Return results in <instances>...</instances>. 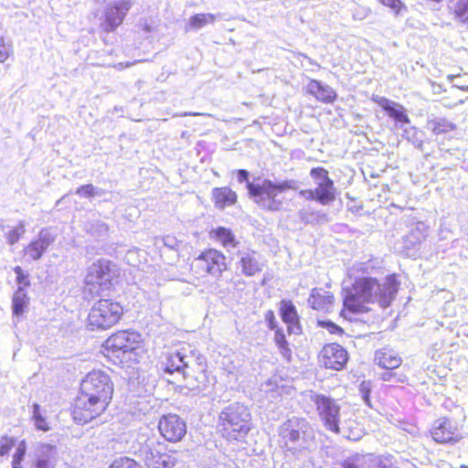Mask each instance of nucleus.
Listing matches in <instances>:
<instances>
[{"label": "nucleus", "instance_id": "11", "mask_svg": "<svg viewBox=\"0 0 468 468\" xmlns=\"http://www.w3.org/2000/svg\"><path fill=\"white\" fill-rule=\"evenodd\" d=\"M133 6L132 0H116L106 5L101 27L105 32H113L122 25Z\"/></svg>", "mask_w": 468, "mask_h": 468}, {"label": "nucleus", "instance_id": "40", "mask_svg": "<svg viewBox=\"0 0 468 468\" xmlns=\"http://www.w3.org/2000/svg\"><path fill=\"white\" fill-rule=\"evenodd\" d=\"M109 468H142L134 460L128 457H120L116 459Z\"/></svg>", "mask_w": 468, "mask_h": 468}, {"label": "nucleus", "instance_id": "52", "mask_svg": "<svg viewBox=\"0 0 468 468\" xmlns=\"http://www.w3.org/2000/svg\"><path fill=\"white\" fill-rule=\"evenodd\" d=\"M360 391H361L362 398H363L364 401H365L367 405H370V399H369L370 388H369V383L363 382V383L361 384Z\"/></svg>", "mask_w": 468, "mask_h": 468}, {"label": "nucleus", "instance_id": "56", "mask_svg": "<svg viewBox=\"0 0 468 468\" xmlns=\"http://www.w3.org/2000/svg\"><path fill=\"white\" fill-rule=\"evenodd\" d=\"M405 241L410 242L413 248H415V246L419 245L420 242V239L415 237L414 233H410L408 236H406Z\"/></svg>", "mask_w": 468, "mask_h": 468}, {"label": "nucleus", "instance_id": "33", "mask_svg": "<svg viewBox=\"0 0 468 468\" xmlns=\"http://www.w3.org/2000/svg\"><path fill=\"white\" fill-rule=\"evenodd\" d=\"M214 234L216 239L225 247V248H234L237 245V241L235 239V236L230 231V229L218 227L214 230Z\"/></svg>", "mask_w": 468, "mask_h": 468}, {"label": "nucleus", "instance_id": "55", "mask_svg": "<svg viewBox=\"0 0 468 468\" xmlns=\"http://www.w3.org/2000/svg\"><path fill=\"white\" fill-rule=\"evenodd\" d=\"M275 343L277 346L287 345L288 342L286 340L285 335L281 329H277L275 331V337H274Z\"/></svg>", "mask_w": 468, "mask_h": 468}, {"label": "nucleus", "instance_id": "16", "mask_svg": "<svg viewBox=\"0 0 468 468\" xmlns=\"http://www.w3.org/2000/svg\"><path fill=\"white\" fill-rule=\"evenodd\" d=\"M347 351L339 344L325 345L321 350L319 361L326 368L341 370L348 361Z\"/></svg>", "mask_w": 468, "mask_h": 468}, {"label": "nucleus", "instance_id": "35", "mask_svg": "<svg viewBox=\"0 0 468 468\" xmlns=\"http://www.w3.org/2000/svg\"><path fill=\"white\" fill-rule=\"evenodd\" d=\"M281 315L284 323L294 324L297 321L296 309L291 302H282Z\"/></svg>", "mask_w": 468, "mask_h": 468}, {"label": "nucleus", "instance_id": "50", "mask_svg": "<svg viewBox=\"0 0 468 468\" xmlns=\"http://www.w3.org/2000/svg\"><path fill=\"white\" fill-rule=\"evenodd\" d=\"M26 452H27L26 442H25V441H21L16 447V450L13 456V459L22 462L26 455Z\"/></svg>", "mask_w": 468, "mask_h": 468}, {"label": "nucleus", "instance_id": "62", "mask_svg": "<svg viewBox=\"0 0 468 468\" xmlns=\"http://www.w3.org/2000/svg\"><path fill=\"white\" fill-rule=\"evenodd\" d=\"M367 14H368V11H367H367H365V14H364V15H363V16H362V17H360V18L362 19L363 17H366V16H367Z\"/></svg>", "mask_w": 468, "mask_h": 468}, {"label": "nucleus", "instance_id": "54", "mask_svg": "<svg viewBox=\"0 0 468 468\" xmlns=\"http://www.w3.org/2000/svg\"><path fill=\"white\" fill-rule=\"evenodd\" d=\"M299 195L306 200H314L317 202V194L314 189L301 190Z\"/></svg>", "mask_w": 468, "mask_h": 468}, {"label": "nucleus", "instance_id": "4", "mask_svg": "<svg viewBox=\"0 0 468 468\" xmlns=\"http://www.w3.org/2000/svg\"><path fill=\"white\" fill-rule=\"evenodd\" d=\"M237 174L239 182L246 183L250 197L261 208L268 211H279L281 209L282 200L278 198L279 193L299 188V182L294 179L273 182L268 178L257 177L250 182L249 180L250 173L247 170L239 169Z\"/></svg>", "mask_w": 468, "mask_h": 468}, {"label": "nucleus", "instance_id": "60", "mask_svg": "<svg viewBox=\"0 0 468 468\" xmlns=\"http://www.w3.org/2000/svg\"><path fill=\"white\" fill-rule=\"evenodd\" d=\"M144 29L147 31V32H150L151 28L148 25H145L144 27Z\"/></svg>", "mask_w": 468, "mask_h": 468}, {"label": "nucleus", "instance_id": "58", "mask_svg": "<svg viewBox=\"0 0 468 468\" xmlns=\"http://www.w3.org/2000/svg\"><path fill=\"white\" fill-rule=\"evenodd\" d=\"M197 115H205L204 113H198V112H183V113H177L174 116H197Z\"/></svg>", "mask_w": 468, "mask_h": 468}, {"label": "nucleus", "instance_id": "5", "mask_svg": "<svg viewBox=\"0 0 468 468\" xmlns=\"http://www.w3.org/2000/svg\"><path fill=\"white\" fill-rule=\"evenodd\" d=\"M218 426L229 440L244 438L251 429V414L247 406L233 402L224 407L218 416Z\"/></svg>", "mask_w": 468, "mask_h": 468}, {"label": "nucleus", "instance_id": "2", "mask_svg": "<svg viewBox=\"0 0 468 468\" xmlns=\"http://www.w3.org/2000/svg\"><path fill=\"white\" fill-rule=\"evenodd\" d=\"M280 443L285 456L299 468L313 465V452L317 441L314 429L303 418L293 417L283 422L279 429Z\"/></svg>", "mask_w": 468, "mask_h": 468}, {"label": "nucleus", "instance_id": "57", "mask_svg": "<svg viewBox=\"0 0 468 468\" xmlns=\"http://www.w3.org/2000/svg\"><path fill=\"white\" fill-rule=\"evenodd\" d=\"M310 218H327L326 214L320 211H313L310 213Z\"/></svg>", "mask_w": 468, "mask_h": 468}, {"label": "nucleus", "instance_id": "42", "mask_svg": "<svg viewBox=\"0 0 468 468\" xmlns=\"http://www.w3.org/2000/svg\"><path fill=\"white\" fill-rule=\"evenodd\" d=\"M312 211L309 208H303L299 211V218L302 221L307 224H317L327 222L328 218H310V213Z\"/></svg>", "mask_w": 468, "mask_h": 468}, {"label": "nucleus", "instance_id": "43", "mask_svg": "<svg viewBox=\"0 0 468 468\" xmlns=\"http://www.w3.org/2000/svg\"><path fill=\"white\" fill-rule=\"evenodd\" d=\"M15 445V439L8 436H2L0 439V456H4L9 452Z\"/></svg>", "mask_w": 468, "mask_h": 468}, {"label": "nucleus", "instance_id": "27", "mask_svg": "<svg viewBox=\"0 0 468 468\" xmlns=\"http://www.w3.org/2000/svg\"><path fill=\"white\" fill-rule=\"evenodd\" d=\"M308 91L324 102H331L335 98V92L333 89L324 86L320 81L314 80L309 83Z\"/></svg>", "mask_w": 468, "mask_h": 468}, {"label": "nucleus", "instance_id": "23", "mask_svg": "<svg viewBox=\"0 0 468 468\" xmlns=\"http://www.w3.org/2000/svg\"><path fill=\"white\" fill-rule=\"evenodd\" d=\"M351 416L352 414L348 412V415L343 417L337 427L338 431H335L334 433L350 441H358L364 434L363 429Z\"/></svg>", "mask_w": 468, "mask_h": 468}, {"label": "nucleus", "instance_id": "31", "mask_svg": "<svg viewBox=\"0 0 468 468\" xmlns=\"http://www.w3.org/2000/svg\"><path fill=\"white\" fill-rule=\"evenodd\" d=\"M28 304V298L22 286H18L17 290L13 295L12 310L13 314L16 316L21 315Z\"/></svg>", "mask_w": 468, "mask_h": 468}, {"label": "nucleus", "instance_id": "63", "mask_svg": "<svg viewBox=\"0 0 468 468\" xmlns=\"http://www.w3.org/2000/svg\"><path fill=\"white\" fill-rule=\"evenodd\" d=\"M134 63H135V62H133V63H127V64L125 65V67H129V66H131V65H133Z\"/></svg>", "mask_w": 468, "mask_h": 468}, {"label": "nucleus", "instance_id": "39", "mask_svg": "<svg viewBox=\"0 0 468 468\" xmlns=\"http://www.w3.org/2000/svg\"><path fill=\"white\" fill-rule=\"evenodd\" d=\"M108 225L101 220H95L90 223L89 231L92 236L103 239L108 235Z\"/></svg>", "mask_w": 468, "mask_h": 468}, {"label": "nucleus", "instance_id": "18", "mask_svg": "<svg viewBox=\"0 0 468 468\" xmlns=\"http://www.w3.org/2000/svg\"><path fill=\"white\" fill-rule=\"evenodd\" d=\"M137 338L138 335L134 333L120 331L106 340L105 348L117 356H120V354H130L136 348Z\"/></svg>", "mask_w": 468, "mask_h": 468}, {"label": "nucleus", "instance_id": "7", "mask_svg": "<svg viewBox=\"0 0 468 468\" xmlns=\"http://www.w3.org/2000/svg\"><path fill=\"white\" fill-rule=\"evenodd\" d=\"M311 399L316 406L319 419L324 427L331 432L338 431L339 422L348 413L340 412V406L336 400L325 395L314 394L311 396Z\"/></svg>", "mask_w": 468, "mask_h": 468}, {"label": "nucleus", "instance_id": "14", "mask_svg": "<svg viewBox=\"0 0 468 468\" xmlns=\"http://www.w3.org/2000/svg\"><path fill=\"white\" fill-rule=\"evenodd\" d=\"M185 386L189 390L198 394L208 387V377L207 374V361L205 356H197L191 368L186 371L183 376Z\"/></svg>", "mask_w": 468, "mask_h": 468}, {"label": "nucleus", "instance_id": "21", "mask_svg": "<svg viewBox=\"0 0 468 468\" xmlns=\"http://www.w3.org/2000/svg\"><path fill=\"white\" fill-rule=\"evenodd\" d=\"M35 468H55L57 450L54 445L47 443H38L34 452Z\"/></svg>", "mask_w": 468, "mask_h": 468}, {"label": "nucleus", "instance_id": "61", "mask_svg": "<svg viewBox=\"0 0 468 468\" xmlns=\"http://www.w3.org/2000/svg\"><path fill=\"white\" fill-rule=\"evenodd\" d=\"M463 90H467L468 91V86H463V87H460Z\"/></svg>", "mask_w": 468, "mask_h": 468}, {"label": "nucleus", "instance_id": "51", "mask_svg": "<svg viewBox=\"0 0 468 468\" xmlns=\"http://www.w3.org/2000/svg\"><path fill=\"white\" fill-rule=\"evenodd\" d=\"M264 318L268 324L270 329L274 330L277 327V322L275 319L274 313L271 310L266 312Z\"/></svg>", "mask_w": 468, "mask_h": 468}, {"label": "nucleus", "instance_id": "38", "mask_svg": "<svg viewBox=\"0 0 468 468\" xmlns=\"http://www.w3.org/2000/svg\"><path fill=\"white\" fill-rule=\"evenodd\" d=\"M75 193L80 197L90 198L95 196H102L104 194V190L98 188L91 184H88L78 187Z\"/></svg>", "mask_w": 468, "mask_h": 468}, {"label": "nucleus", "instance_id": "1", "mask_svg": "<svg viewBox=\"0 0 468 468\" xmlns=\"http://www.w3.org/2000/svg\"><path fill=\"white\" fill-rule=\"evenodd\" d=\"M113 384L108 374L101 370L90 372L80 384L72 416L78 423H87L105 411L112 400Z\"/></svg>", "mask_w": 468, "mask_h": 468}, {"label": "nucleus", "instance_id": "10", "mask_svg": "<svg viewBox=\"0 0 468 468\" xmlns=\"http://www.w3.org/2000/svg\"><path fill=\"white\" fill-rule=\"evenodd\" d=\"M141 454L147 468H172V456L165 452V445L154 438L147 439L141 448Z\"/></svg>", "mask_w": 468, "mask_h": 468}, {"label": "nucleus", "instance_id": "24", "mask_svg": "<svg viewBox=\"0 0 468 468\" xmlns=\"http://www.w3.org/2000/svg\"><path fill=\"white\" fill-rule=\"evenodd\" d=\"M334 302V295L321 288H314L308 299L309 304L315 310H328Z\"/></svg>", "mask_w": 468, "mask_h": 468}, {"label": "nucleus", "instance_id": "41", "mask_svg": "<svg viewBox=\"0 0 468 468\" xmlns=\"http://www.w3.org/2000/svg\"><path fill=\"white\" fill-rule=\"evenodd\" d=\"M33 419L35 420V425L37 430L47 431L49 430L48 423L46 422L45 418L40 414L39 405L34 404L33 406Z\"/></svg>", "mask_w": 468, "mask_h": 468}, {"label": "nucleus", "instance_id": "47", "mask_svg": "<svg viewBox=\"0 0 468 468\" xmlns=\"http://www.w3.org/2000/svg\"><path fill=\"white\" fill-rule=\"evenodd\" d=\"M162 242L165 247L175 250H178L181 246L180 241H178L174 236L169 235L164 237L162 239Z\"/></svg>", "mask_w": 468, "mask_h": 468}, {"label": "nucleus", "instance_id": "17", "mask_svg": "<svg viewBox=\"0 0 468 468\" xmlns=\"http://www.w3.org/2000/svg\"><path fill=\"white\" fill-rule=\"evenodd\" d=\"M162 436L168 441H180L186 433V424L176 414L164 415L158 424Z\"/></svg>", "mask_w": 468, "mask_h": 468}, {"label": "nucleus", "instance_id": "32", "mask_svg": "<svg viewBox=\"0 0 468 468\" xmlns=\"http://www.w3.org/2000/svg\"><path fill=\"white\" fill-rule=\"evenodd\" d=\"M402 136L410 142L416 148L422 149L423 133L415 126L406 125L402 129Z\"/></svg>", "mask_w": 468, "mask_h": 468}, {"label": "nucleus", "instance_id": "13", "mask_svg": "<svg viewBox=\"0 0 468 468\" xmlns=\"http://www.w3.org/2000/svg\"><path fill=\"white\" fill-rule=\"evenodd\" d=\"M194 266L200 274H210L218 277L227 269L226 257L220 251L210 249L203 252L194 261Z\"/></svg>", "mask_w": 468, "mask_h": 468}, {"label": "nucleus", "instance_id": "19", "mask_svg": "<svg viewBox=\"0 0 468 468\" xmlns=\"http://www.w3.org/2000/svg\"><path fill=\"white\" fill-rule=\"evenodd\" d=\"M56 240V234L49 229H42L37 239L24 249V255L31 261H38Z\"/></svg>", "mask_w": 468, "mask_h": 468}, {"label": "nucleus", "instance_id": "45", "mask_svg": "<svg viewBox=\"0 0 468 468\" xmlns=\"http://www.w3.org/2000/svg\"><path fill=\"white\" fill-rule=\"evenodd\" d=\"M12 51L11 45L5 43L4 37L0 36V62H5Z\"/></svg>", "mask_w": 468, "mask_h": 468}, {"label": "nucleus", "instance_id": "44", "mask_svg": "<svg viewBox=\"0 0 468 468\" xmlns=\"http://www.w3.org/2000/svg\"><path fill=\"white\" fill-rule=\"evenodd\" d=\"M14 272L16 275V282L18 286H22L24 288L30 285L28 274L25 273L20 266H16L14 268Z\"/></svg>", "mask_w": 468, "mask_h": 468}, {"label": "nucleus", "instance_id": "22", "mask_svg": "<svg viewBox=\"0 0 468 468\" xmlns=\"http://www.w3.org/2000/svg\"><path fill=\"white\" fill-rule=\"evenodd\" d=\"M238 268L242 274L250 277L261 271L262 264L259 261V255L252 250H244L238 252Z\"/></svg>", "mask_w": 468, "mask_h": 468}, {"label": "nucleus", "instance_id": "53", "mask_svg": "<svg viewBox=\"0 0 468 468\" xmlns=\"http://www.w3.org/2000/svg\"><path fill=\"white\" fill-rule=\"evenodd\" d=\"M280 354L287 361L290 362L292 359V350L289 347V344L278 346Z\"/></svg>", "mask_w": 468, "mask_h": 468}, {"label": "nucleus", "instance_id": "64", "mask_svg": "<svg viewBox=\"0 0 468 468\" xmlns=\"http://www.w3.org/2000/svg\"><path fill=\"white\" fill-rule=\"evenodd\" d=\"M122 63H119L118 69H122Z\"/></svg>", "mask_w": 468, "mask_h": 468}, {"label": "nucleus", "instance_id": "46", "mask_svg": "<svg viewBox=\"0 0 468 468\" xmlns=\"http://www.w3.org/2000/svg\"><path fill=\"white\" fill-rule=\"evenodd\" d=\"M381 4L390 7L397 15L400 14L401 9L406 7L400 0H378Z\"/></svg>", "mask_w": 468, "mask_h": 468}, {"label": "nucleus", "instance_id": "6", "mask_svg": "<svg viewBox=\"0 0 468 468\" xmlns=\"http://www.w3.org/2000/svg\"><path fill=\"white\" fill-rule=\"evenodd\" d=\"M122 313V307L119 303L101 299L91 307L87 327L91 331L106 330L120 320Z\"/></svg>", "mask_w": 468, "mask_h": 468}, {"label": "nucleus", "instance_id": "36", "mask_svg": "<svg viewBox=\"0 0 468 468\" xmlns=\"http://www.w3.org/2000/svg\"><path fill=\"white\" fill-rule=\"evenodd\" d=\"M310 176L314 180L316 186L323 184H329L333 181L329 176L328 171L324 167H314L310 171Z\"/></svg>", "mask_w": 468, "mask_h": 468}, {"label": "nucleus", "instance_id": "34", "mask_svg": "<svg viewBox=\"0 0 468 468\" xmlns=\"http://www.w3.org/2000/svg\"><path fill=\"white\" fill-rule=\"evenodd\" d=\"M215 21V16L212 14H197L189 18L188 26L190 28L197 30Z\"/></svg>", "mask_w": 468, "mask_h": 468}, {"label": "nucleus", "instance_id": "28", "mask_svg": "<svg viewBox=\"0 0 468 468\" xmlns=\"http://www.w3.org/2000/svg\"><path fill=\"white\" fill-rule=\"evenodd\" d=\"M314 190L317 194V202L321 205H329L336 198V188L334 181L315 186Z\"/></svg>", "mask_w": 468, "mask_h": 468}, {"label": "nucleus", "instance_id": "48", "mask_svg": "<svg viewBox=\"0 0 468 468\" xmlns=\"http://www.w3.org/2000/svg\"><path fill=\"white\" fill-rule=\"evenodd\" d=\"M319 324L322 327L326 328L331 334L341 335L344 332L340 326L331 321H323L319 322Z\"/></svg>", "mask_w": 468, "mask_h": 468}, {"label": "nucleus", "instance_id": "49", "mask_svg": "<svg viewBox=\"0 0 468 468\" xmlns=\"http://www.w3.org/2000/svg\"><path fill=\"white\" fill-rule=\"evenodd\" d=\"M381 379L394 383L404 381L402 378L397 376V373L392 372V369H387V371L383 372L381 374Z\"/></svg>", "mask_w": 468, "mask_h": 468}, {"label": "nucleus", "instance_id": "15", "mask_svg": "<svg viewBox=\"0 0 468 468\" xmlns=\"http://www.w3.org/2000/svg\"><path fill=\"white\" fill-rule=\"evenodd\" d=\"M430 433L438 443L454 444L463 439L458 424L445 417L433 421Z\"/></svg>", "mask_w": 468, "mask_h": 468}, {"label": "nucleus", "instance_id": "9", "mask_svg": "<svg viewBox=\"0 0 468 468\" xmlns=\"http://www.w3.org/2000/svg\"><path fill=\"white\" fill-rule=\"evenodd\" d=\"M113 276L110 261L101 260L89 268L85 283L91 293L99 294L101 291L110 289Z\"/></svg>", "mask_w": 468, "mask_h": 468}, {"label": "nucleus", "instance_id": "20", "mask_svg": "<svg viewBox=\"0 0 468 468\" xmlns=\"http://www.w3.org/2000/svg\"><path fill=\"white\" fill-rule=\"evenodd\" d=\"M373 101L395 121V128L402 129L404 126L410 123V120L403 105L380 96L374 97Z\"/></svg>", "mask_w": 468, "mask_h": 468}, {"label": "nucleus", "instance_id": "30", "mask_svg": "<svg viewBox=\"0 0 468 468\" xmlns=\"http://www.w3.org/2000/svg\"><path fill=\"white\" fill-rule=\"evenodd\" d=\"M449 7L455 19L468 27V0H450Z\"/></svg>", "mask_w": 468, "mask_h": 468}, {"label": "nucleus", "instance_id": "37", "mask_svg": "<svg viewBox=\"0 0 468 468\" xmlns=\"http://www.w3.org/2000/svg\"><path fill=\"white\" fill-rule=\"evenodd\" d=\"M25 232H26V223H25V221L20 220L18 225L15 229H13L5 233V238H6L7 243L9 245H15L20 239V238L25 234Z\"/></svg>", "mask_w": 468, "mask_h": 468}, {"label": "nucleus", "instance_id": "8", "mask_svg": "<svg viewBox=\"0 0 468 468\" xmlns=\"http://www.w3.org/2000/svg\"><path fill=\"white\" fill-rule=\"evenodd\" d=\"M187 348L173 349L163 353L160 360V369L169 375L177 374L183 377L197 359L191 352L187 354Z\"/></svg>", "mask_w": 468, "mask_h": 468}, {"label": "nucleus", "instance_id": "12", "mask_svg": "<svg viewBox=\"0 0 468 468\" xmlns=\"http://www.w3.org/2000/svg\"><path fill=\"white\" fill-rule=\"evenodd\" d=\"M340 468H398L390 454H356L344 461Z\"/></svg>", "mask_w": 468, "mask_h": 468}, {"label": "nucleus", "instance_id": "59", "mask_svg": "<svg viewBox=\"0 0 468 468\" xmlns=\"http://www.w3.org/2000/svg\"><path fill=\"white\" fill-rule=\"evenodd\" d=\"M21 461H17V460H15L13 459V462H12V468H23L21 466Z\"/></svg>", "mask_w": 468, "mask_h": 468}, {"label": "nucleus", "instance_id": "25", "mask_svg": "<svg viewBox=\"0 0 468 468\" xmlns=\"http://www.w3.org/2000/svg\"><path fill=\"white\" fill-rule=\"evenodd\" d=\"M375 362L385 369L398 368L401 364V358L391 349L382 348L376 352Z\"/></svg>", "mask_w": 468, "mask_h": 468}, {"label": "nucleus", "instance_id": "3", "mask_svg": "<svg viewBox=\"0 0 468 468\" xmlns=\"http://www.w3.org/2000/svg\"><path fill=\"white\" fill-rule=\"evenodd\" d=\"M399 283L394 276H388L383 283L376 278L362 277L346 290L344 306L353 314L366 313L367 303H378L382 308L388 307L398 292Z\"/></svg>", "mask_w": 468, "mask_h": 468}, {"label": "nucleus", "instance_id": "29", "mask_svg": "<svg viewBox=\"0 0 468 468\" xmlns=\"http://www.w3.org/2000/svg\"><path fill=\"white\" fill-rule=\"evenodd\" d=\"M427 128L438 135L452 132L455 125L446 118L437 117L427 122Z\"/></svg>", "mask_w": 468, "mask_h": 468}, {"label": "nucleus", "instance_id": "26", "mask_svg": "<svg viewBox=\"0 0 468 468\" xmlns=\"http://www.w3.org/2000/svg\"><path fill=\"white\" fill-rule=\"evenodd\" d=\"M213 199L215 206L219 209H223L236 203L237 194L228 186L216 187L213 189Z\"/></svg>", "mask_w": 468, "mask_h": 468}]
</instances>
